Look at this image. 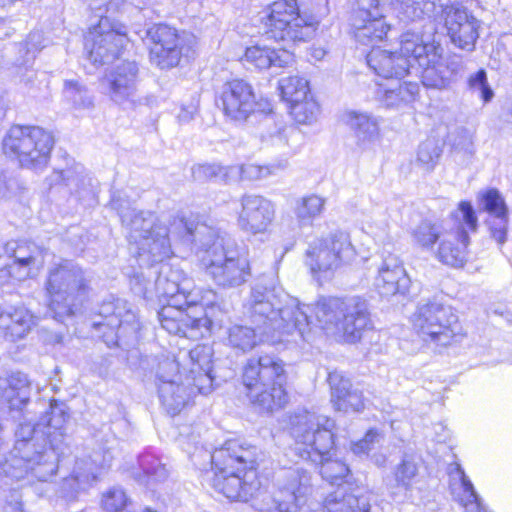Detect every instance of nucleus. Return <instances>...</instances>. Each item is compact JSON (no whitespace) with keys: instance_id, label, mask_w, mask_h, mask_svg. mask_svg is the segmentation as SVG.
<instances>
[{"instance_id":"obj_3","label":"nucleus","mask_w":512,"mask_h":512,"mask_svg":"<svg viewBox=\"0 0 512 512\" xmlns=\"http://www.w3.org/2000/svg\"><path fill=\"white\" fill-rule=\"evenodd\" d=\"M245 311L251 322L263 327V333L287 341L288 336L297 335L305 339L309 329L307 306H300L298 299L277 286L273 277L263 276L252 287L246 301Z\"/></svg>"},{"instance_id":"obj_9","label":"nucleus","mask_w":512,"mask_h":512,"mask_svg":"<svg viewBox=\"0 0 512 512\" xmlns=\"http://www.w3.org/2000/svg\"><path fill=\"white\" fill-rule=\"evenodd\" d=\"M46 291L52 317L64 322L77 313L88 296L90 286L81 268L63 260L50 270Z\"/></svg>"},{"instance_id":"obj_7","label":"nucleus","mask_w":512,"mask_h":512,"mask_svg":"<svg viewBox=\"0 0 512 512\" xmlns=\"http://www.w3.org/2000/svg\"><path fill=\"white\" fill-rule=\"evenodd\" d=\"M314 312L324 330L341 335L348 343L360 341L364 332L372 328L368 304L357 296L321 298Z\"/></svg>"},{"instance_id":"obj_36","label":"nucleus","mask_w":512,"mask_h":512,"mask_svg":"<svg viewBox=\"0 0 512 512\" xmlns=\"http://www.w3.org/2000/svg\"><path fill=\"white\" fill-rule=\"evenodd\" d=\"M343 120L353 132L357 144L360 146H365L373 142L378 136V122L367 113L348 111L345 113Z\"/></svg>"},{"instance_id":"obj_29","label":"nucleus","mask_w":512,"mask_h":512,"mask_svg":"<svg viewBox=\"0 0 512 512\" xmlns=\"http://www.w3.org/2000/svg\"><path fill=\"white\" fill-rule=\"evenodd\" d=\"M36 324V317L25 307L3 311L0 307V336L15 342L24 338Z\"/></svg>"},{"instance_id":"obj_55","label":"nucleus","mask_w":512,"mask_h":512,"mask_svg":"<svg viewBox=\"0 0 512 512\" xmlns=\"http://www.w3.org/2000/svg\"><path fill=\"white\" fill-rule=\"evenodd\" d=\"M364 406L362 392L352 388L343 396V399H339L333 404L336 410L343 412H359L364 409Z\"/></svg>"},{"instance_id":"obj_33","label":"nucleus","mask_w":512,"mask_h":512,"mask_svg":"<svg viewBox=\"0 0 512 512\" xmlns=\"http://www.w3.org/2000/svg\"><path fill=\"white\" fill-rule=\"evenodd\" d=\"M354 253L350 236L343 231H335L327 237L314 239L307 250V256H351Z\"/></svg>"},{"instance_id":"obj_34","label":"nucleus","mask_w":512,"mask_h":512,"mask_svg":"<svg viewBox=\"0 0 512 512\" xmlns=\"http://www.w3.org/2000/svg\"><path fill=\"white\" fill-rule=\"evenodd\" d=\"M264 338L272 343L284 342V340L278 339L277 336L275 340H273L272 336L264 334L263 327L259 328L256 326L255 328H252L240 324H234L228 328L226 340L227 344L233 349L248 352L262 342Z\"/></svg>"},{"instance_id":"obj_44","label":"nucleus","mask_w":512,"mask_h":512,"mask_svg":"<svg viewBox=\"0 0 512 512\" xmlns=\"http://www.w3.org/2000/svg\"><path fill=\"white\" fill-rule=\"evenodd\" d=\"M279 90L282 99L288 104L297 102L298 99H305L310 92L308 81L298 75L283 77L279 80Z\"/></svg>"},{"instance_id":"obj_10","label":"nucleus","mask_w":512,"mask_h":512,"mask_svg":"<svg viewBox=\"0 0 512 512\" xmlns=\"http://www.w3.org/2000/svg\"><path fill=\"white\" fill-rule=\"evenodd\" d=\"M460 216L469 230L476 231L478 219L475 211L468 201H461L458 209L451 212L450 217L457 222L455 232H448L444 228V221L425 219L413 230L415 242L422 247L430 248L439 241L438 256H457L468 253L470 239L460 222Z\"/></svg>"},{"instance_id":"obj_62","label":"nucleus","mask_w":512,"mask_h":512,"mask_svg":"<svg viewBox=\"0 0 512 512\" xmlns=\"http://www.w3.org/2000/svg\"><path fill=\"white\" fill-rule=\"evenodd\" d=\"M32 258H28V257H25V258H14V261H13V264L9 267V270L7 271V273L9 275L12 274V271L11 270H14V269H20V268H26L30 262H31Z\"/></svg>"},{"instance_id":"obj_11","label":"nucleus","mask_w":512,"mask_h":512,"mask_svg":"<svg viewBox=\"0 0 512 512\" xmlns=\"http://www.w3.org/2000/svg\"><path fill=\"white\" fill-rule=\"evenodd\" d=\"M417 335L427 344L447 347L463 336L456 310L437 299L422 300L412 316Z\"/></svg>"},{"instance_id":"obj_27","label":"nucleus","mask_w":512,"mask_h":512,"mask_svg":"<svg viewBox=\"0 0 512 512\" xmlns=\"http://www.w3.org/2000/svg\"><path fill=\"white\" fill-rule=\"evenodd\" d=\"M68 418L66 405L52 400L49 410L45 412L38 422V427L41 428V437L47 438L50 443L47 450L57 452L59 449V445L63 442L65 436Z\"/></svg>"},{"instance_id":"obj_13","label":"nucleus","mask_w":512,"mask_h":512,"mask_svg":"<svg viewBox=\"0 0 512 512\" xmlns=\"http://www.w3.org/2000/svg\"><path fill=\"white\" fill-rule=\"evenodd\" d=\"M3 151L24 168L42 169L54 146L50 132L39 126L13 125L3 139Z\"/></svg>"},{"instance_id":"obj_46","label":"nucleus","mask_w":512,"mask_h":512,"mask_svg":"<svg viewBox=\"0 0 512 512\" xmlns=\"http://www.w3.org/2000/svg\"><path fill=\"white\" fill-rule=\"evenodd\" d=\"M325 200L317 195H309L299 199L295 206V214L300 225H310L314 218L324 209Z\"/></svg>"},{"instance_id":"obj_54","label":"nucleus","mask_w":512,"mask_h":512,"mask_svg":"<svg viewBox=\"0 0 512 512\" xmlns=\"http://www.w3.org/2000/svg\"><path fill=\"white\" fill-rule=\"evenodd\" d=\"M328 382L331 389V403L334 404L352 388L351 382L340 371H332L328 374Z\"/></svg>"},{"instance_id":"obj_57","label":"nucleus","mask_w":512,"mask_h":512,"mask_svg":"<svg viewBox=\"0 0 512 512\" xmlns=\"http://www.w3.org/2000/svg\"><path fill=\"white\" fill-rule=\"evenodd\" d=\"M381 439L382 436L376 430L371 429L365 434L363 439L353 443L351 449L356 455L367 454Z\"/></svg>"},{"instance_id":"obj_59","label":"nucleus","mask_w":512,"mask_h":512,"mask_svg":"<svg viewBox=\"0 0 512 512\" xmlns=\"http://www.w3.org/2000/svg\"><path fill=\"white\" fill-rule=\"evenodd\" d=\"M35 249H38V247L34 244H18L16 241L8 242L5 245V253L8 256H16V253H20L22 256H33L32 254L35 253Z\"/></svg>"},{"instance_id":"obj_41","label":"nucleus","mask_w":512,"mask_h":512,"mask_svg":"<svg viewBox=\"0 0 512 512\" xmlns=\"http://www.w3.org/2000/svg\"><path fill=\"white\" fill-rule=\"evenodd\" d=\"M418 475V466L410 458L405 457L402 459L393 471L394 483H387L389 489L393 495H397L398 492L404 491L405 493L410 491L412 488L413 480Z\"/></svg>"},{"instance_id":"obj_38","label":"nucleus","mask_w":512,"mask_h":512,"mask_svg":"<svg viewBox=\"0 0 512 512\" xmlns=\"http://www.w3.org/2000/svg\"><path fill=\"white\" fill-rule=\"evenodd\" d=\"M114 458L113 449L104 450L102 454L94 452L88 460L80 459L75 463L73 477L78 483H89L97 478L98 470L109 467Z\"/></svg>"},{"instance_id":"obj_30","label":"nucleus","mask_w":512,"mask_h":512,"mask_svg":"<svg viewBox=\"0 0 512 512\" xmlns=\"http://www.w3.org/2000/svg\"><path fill=\"white\" fill-rule=\"evenodd\" d=\"M30 381L26 374L10 372L0 376V399L12 410H21L30 399Z\"/></svg>"},{"instance_id":"obj_61","label":"nucleus","mask_w":512,"mask_h":512,"mask_svg":"<svg viewBox=\"0 0 512 512\" xmlns=\"http://www.w3.org/2000/svg\"><path fill=\"white\" fill-rule=\"evenodd\" d=\"M64 177L65 173L64 170H54L51 175L47 178L49 185H64Z\"/></svg>"},{"instance_id":"obj_47","label":"nucleus","mask_w":512,"mask_h":512,"mask_svg":"<svg viewBox=\"0 0 512 512\" xmlns=\"http://www.w3.org/2000/svg\"><path fill=\"white\" fill-rule=\"evenodd\" d=\"M290 114L300 124H311L317 119L320 108L310 92L305 99L289 104Z\"/></svg>"},{"instance_id":"obj_42","label":"nucleus","mask_w":512,"mask_h":512,"mask_svg":"<svg viewBox=\"0 0 512 512\" xmlns=\"http://www.w3.org/2000/svg\"><path fill=\"white\" fill-rule=\"evenodd\" d=\"M418 93L419 85L416 82L405 81L396 87L385 89L382 101L387 107H398L402 103L414 101Z\"/></svg>"},{"instance_id":"obj_20","label":"nucleus","mask_w":512,"mask_h":512,"mask_svg":"<svg viewBox=\"0 0 512 512\" xmlns=\"http://www.w3.org/2000/svg\"><path fill=\"white\" fill-rule=\"evenodd\" d=\"M139 67L135 61L125 60L111 68L102 79L105 94L123 108L135 106L138 98Z\"/></svg>"},{"instance_id":"obj_35","label":"nucleus","mask_w":512,"mask_h":512,"mask_svg":"<svg viewBox=\"0 0 512 512\" xmlns=\"http://www.w3.org/2000/svg\"><path fill=\"white\" fill-rule=\"evenodd\" d=\"M283 382L273 383L268 387L255 388L247 392L250 402L263 412H273L283 408L288 403V394Z\"/></svg>"},{"instance_id":"obj_56","label":"nucleus","mask_w":512,"mask_h":512,"mask_svg":"<svg viewBox=\"0 0 512 512\" xmlns=\"http://www.w3.org/2000/svg\"><path fill=\"white\" fill-rule=\"evenodd\" d=\"M226 175L225 169L217 164H199L192 168L194 180L204 182Z\"/></svg>"},{"instance_id":"obj_14","label":"nucleus","mask_w":512,"mask_h":512,"mask_svg":"<svg viewBox=\"0 0 512 512\" xmlns=\"http://www.w3.org/2000/svg\"><path fill=\"white\" fill-rule=\"evenodd\" d=\"M143 33L140 37L149 48L150 62L162 70L176 67L196 45V37L192 33L179 32L166 24H154Z\"/></svg>"},{"instance_id":"obj_52","label":"nucleus","mask_w":512,"mask_h":512,"mask_svg":"<svg viewBox=\"0 0 512 512\" xmlns=\"http://www.w3.org/2000/svg\"><path fill=\"white\" fill-rule=\"evenodd\" d=\"M156 384L180 383L179 363L175 358L164 357L159 360L156 368Z\"/></svg>"},{"instance_id":"obj_28","label":"nucleus","mask_w":512,"mask_h":512,"mask_svg":"<svg viewBox=\"0 0 512 512\" xmlns=\"http://www.w3.org/2000/svg\"><path fill=\"white\" fill-rule=\"evenodd\" d=\"M385 5L392 6L398 17L406 22H414L425 18L437 23L442 14V0H382Z\"/></svg>"},{"instance_id":"obj_32","label":"nucleus","mask_w":512,"mask_h":512,"mask_svg":"<svg viewBox=\"0 0 512 512\" xmlns=\"http://www.w3.org/2000/svg\"><path fill=\"white\" fill-rule=\"evenodd\" d=\"M484 209L494 217L490 222L492 237L503 244L507 235L508 214L504 199L496 189H490L482 196Z\"/></svg>"},{"instance_id":"obj_8","label":"nucleus","mask_w":512,"mask_h":512,"mask_svg":"<svg viewBox=\"0 0 512 512\" xmlns=\"http://www.w3.org/2000/svg\"><path fill=\"white\" fill-rule=\"evenodd\" d=\"M87 2L95 16L99 17V21L90 28L85 38V50L89 61L95 66H100L118 57L129 42L127 28L105 15L117 12L122 0H87Z\"/></svg>"},{"instance_id":"obj_40","label":"nucleus","mask_w":512,"mask_h":512,"mask_svg":"<svg viewBox=\"0 0 512 512\" xmlns=\"http://www.w3.org/2000/svg\"><path fill=\"white\" fill-rule=\"evenodd\" d=\"M444 143L435 138L428 137L422 141L416 153V165L424 171L431 172L439 163L442 156Z\"/></svg>"},{"instance_id":"obj_26","label":"nucleus","mask_w":512,"mask_h":512,"mask_svg":"<svg viewBox=\"0 0 512 512\" xmlns=\"http://www.w3.org/2000/svg\"><path fill=\"white\" fill-rule=\"evenodd\" d=\"M410 283V278L398 258H386L379 269L375 285L381 296L391 297L408 292Z\"/></svg>"},{"instance_id":"obj_25","label":"nucleus","mask_w":512,"mask_h":512,"mask_svg":"<svg viewBox=\"0 0 512 512\" xmlns=\"http://www.w3.org/2000/svg\"><path fill=\"white\" fill-rule=\"evenodd\" d=\"M205 266L208 275L221 286H238L250 274L248 258H216Z\"/></svg>"},{"instance_id":"obj_45","label":"nucleus","mask_w":512,"mask_h":512,"mask_svg":"<svg viewBox=\"0 0 512 512\" xmlns=\"http://www.w3.org/2000/svg\"><path fill=\"white\" fill-rule=\"evenodd\" d=\"M63 96L76 109H91L94 106L92 95L77 79L64 81Z\"/></svg>"},{"instance_id":"obj_43","label":"nucleus","mask_w":512,"mask_h":512,"mask_svg":"<svg viewBox=\"0 0 512 512\" xmlns=\"http://www.w3.org/2000/svg\"><path fill=\"white\" fill-rule=\"evenodd\" d=\"M139 466L144 473L142 482L148 487L153 488L156 483L164 481L168 476L165 465L150 453H145L139 457Z\"/></svg>"},{"instance_id":"obj_24","label":"nucleus","mask_w":512,"mask_h":512,"mask_svg":"<svg viewBox=\"0 0 512 512\" xmlns=\"http://www.w3.org/2000/svg\"><path fill=\"white\" fill-rule=\"evenodd\" d=\"M213 354L210 345H197L188 353L190 367L186 380L201 394H208L212 389Z\"/></svg>"},{"instance_id":"obj_23","label":"nucleus","mask_w":512,"mask_h":512,"mask_svg":"<svg viewBox=\"0 0 512 512\" xmlns=\"http://www.w3.org/2000/svg\"><path fill=\"white\" fill-rule=\"evenodd\" d=\"M367 64L375 74L385 79H402L413 73L412 56L402 51V36L399 51L372 49L367 55Z\"/></svg>"},{"instance_id":"obj_4","label":"nucleus","mask_w":512,"mask_h":512,"mask_svg":"<svg viewBox=\"0 0 512 512\" xmlns=\"http://www.w3.org/2000/svg\"><path fill=\"white\" fill-rule=\"evenodd\" d=\"M334 427L335 422L329 417L305 410L291 417L290 433L295 441V452L320 465V474L325 481L340 485L350 470L346 463L331 456Z\"/></svg>"},{"instance_id":"obj_37","label":"nucleus","mask_w":512,"mask_h":512,"mask_svg":"<svg viewBox=\"0 0 512 512\" xmlns=\"http://www.w3.org/2000/svg\"><path fill=\"white\" fill-rule=\"evenodd\" d=\"M193 385L183 383H163L158 386V394L162 405L171 415H176L185 407L194 394Z\"/></svg>"},{"instance_id":"obj_18","label":"nucleus","mask_w":512,"mask_h":512,"mask_svg":"<svg viewBox=\"0 0 512 512\" xmlns=\"http://www.w3.org/2000/svg\"><path fill=\"white\" fill-rule=\"evenodd\" d=\"M279 492L274 499L276 512H305L307 506L312 509L313 486L311 475L301 467L281 471L278 476Z\"/></svg>"},{"instance_id":"obj_5","label":"nucleus","mask_w":512,"mask_h":512,"mask_svg":"<svg viewBox=\"0 0 512 512\" xmlns=\"http://www.w3.org/2000/svg\"><path fill=\"white\" fill-rule=\"evenodd\" d=\"M256 448L239 440H228L211 455L214 467L212 486L229 499L247 501L256 486L246 480L255 476Z\"/></svg>"},{"instance_id":"obj_19","label":"nucleus","mask_w":512,"mask_h":512,"mask_svg":"<svg viewBox=\"0 0 512 512\" xmlns=\"http://www.w3.org/2000/svg\"><path fill=\"white\" fill-rule=\"evenodd\" d=\"M216 104L224 115L236 123L249 121L252 114L261 106L250 83L234 79L224 83L217 94Z\"/></svg>"},{"instance_id":"obj_50","label":"nucleus","mask_w":512,"mask_h":512,"mask_svg":"<svg viewBox=\"0 0 512 512\" xmlns=\"http://www.w3.org/2000/svg\"><path fill=\"white\" fill-rule=\"evenodd\" d=\"M106 512H132V502L120 488L109 490L102 500Z\"/></svg>"},{"instance_id":"obj_51","label":"nucleus","mask_w":512,"mask_h":512,"mask_svg":"<svg viewBox=\"0 0 512 512\" xmlns=\"http://www.w3.org/2000/svg\"><path fill=\"white\" fill-rule=\"evenodd\" d=\"M468 89L472 94H476L484 103L490 102L494 97V92L487 79V73L484 69L468 77Z\"/></svg>"},{"instance_id":"obj_21","label":"nucleus","mask_w":512,"mask_h":512,"mask_svg":"<svg viewBox=\"0 0 512 512\" xmlns=\"http://www.w3.org/2000/svg\"><path fill=\"white\" fill-rule=\"evenodd\" d=\"M243 384L247 392L255 388L268 387L285 380L284 363L272 355H261L247 360L243 367Z\"/></svg>"},{"instance_id":"obj_12","label":"nucleus","mask_w":512,"mask_h":512,"mask_svg":"<svg viewBox=\"0 0 512 512\" xmlns=\"http://www.w3.org/2000/svg\"><path fill=\"white\" fill-rule=\"evenodd\" d=\"M402 51L412 56L413 72L425 87L445 89L449 86L453 72L443 58L440 44L425 42L420 35L407 31L402 34Z\"/></svg>"},{"instance_id":"obj_58","label":"nucleus","mask_w":512,"mask_h":512,"mask_svg":"<svg viewBox=\"0 0 512 512\" xmlns=\"http://www.w3.org/2000/svg\"><path fill=\"white\" fill-rule=\"evenodd\" d=\"M465 509V512H485L475 489L465 495L455 498Z\"/></svg>"},{"instance_id":"obj_22","label":"nucleus","mask_w":512,"mask_h":512,"mask_svg":"<svg viewBox=\"0 0 512 512\" xmlns=\"http://www.w3.org/2000/svg\"><path fill=\"white\" fill-rule=\"evenodd\" d=\"M238 226L243 231L257 234L265 232L275 215L271 201L260 195H244L241 198Z\"/></svg>"},{"instance_id":"obj_31","label":"nucleus","mask_w":512,"mask_h":512,"mask_svg":"<svg viewBox=\"0 0 512 512\" xmlns=\"http://www.w3.org/2000/svg\"><path fill=\"white\" fill-rule=\"evenodd\" d=\"M244 61L259 70L271 67L283 68L293 62V54L287 49H274L267 46L246 48Z\"/></svg>"},{"instance_id":"obj_17","label":"nucleus","mask_w":512,"mask_h":512,"mask_svg":"<svg viewBox=\"0 0 512 512\" xmlns=\"http://www.w3.org/2000/svg\"><path fill=\"white\" fill-rule=\"evenodd\" d=\"M382 0H355L350 15V25L355 40L365 46H375L383 41L390 25L384 17Z\"/></svg>"},{"instance_id":"obj_16","label":"nucleus","mask_w":512,"mask_h":512,"mask_svg":"<svg viewBox=\"0 0 512 512\" xmlns=\"http://www.w3.org/2000/svg\"><path fill=\"white\" fill-rule=\"evenodd\" d=\"M99 320H94L93 328L103 331V339L108 346L128 345L138 337L140 324L136 314L124 300L104 303L100 307Z\"/></svg>"},{"instance_id":"obj_49","label":"nucleus","mask_w":512,"mask_h":512,"mask_svg":"<svg viewBox=\"0 0 512 512\" xmlns=\"http://www.w3.org/2000/svg\"><path fill=\"white\" fill-rule=\"evenodd\" d=\"M307 266L310 272L319 283L333 277L335 271L340 267L339 258H309Z\"/></svg>"},{"instance_id":"obj_1","label":"nucleus","mask_w":512,"mask_h":512,"mask_svg":"<svg viewBox=\"0 0 512 512\" xmlns=\"http://www.w3.org/2000/svg\"><path fill=\"white\" fill-rule=\"evenodd\" d=\"M156 289L160 300L166 301L158 312V320L170 334L199 339L213 326H221L224 311L213 290L196 287L194 280L182 269L160 261Z\"/></svg>"},{"instance_id":"obj_48","label":"nucleus","mask_w":512,"mask_h":512,"mask_svg":"<svg viewBox=\"0 0 512 512\" xmlns=\"http://www.w3.org/2000/svg\"><path fill=\"white\" fill-rule=\"evenodd\" d=\"M447 471L449 476V487L454 499L474 490L472 482L466 476L459 463H451L448 466Z\"/></svg>"},{"instance_id":"obj_64","label":"nucleus","mask_w":512,"mask_h":512,"mask_svg":"<svg viewBox=\"0 0 512 512\" xmlns=\"http://www.w3.org/2000/svg\"><path fill=\"white\" fill-rule=\"evenodd\" d=\"M372 461L379 467H384L387 462V458L383 454H374L372 456Z\"/></svg>"},{"instance_id":"obj_39","label":"nucleus","mask_w":512,"mask_h":512,"mask_svg":"<svg viewBox=\"0 0 512 512\" xmlns=\"http://www.w3.org/2000/svg\"><path fill=\"white\" fill-rule=\"evenodd\" d=\"M248 122L257 124L258 135L263 140L279 136L284 129L283 122L272 111L270 104H267V108L258 107Z\"/></svg>"},{"instance_id":"obj_63","label":"nucleus","mask_w":512,"mask_h":512,"mask_svg":"<svg viewBox=\"0 0 512 512\" xmlns=\"http://www.w3.org/2000/svg\"><path fill=\"white\" fill-rule=\"evenodd\" d=\"M443 263L446 265H450L453 268H463L466 265L465 258H443Z\"/></svg>"},{"instance_id":"obj_2","label":"nucleus","mask_w":512,"mask_h":512,"mask_svg":"<svg viewBox=\"0 0 512 512\" xmlns=\"http://www.w3.org/2000/svg\"><path fill=\"white\" fill-rule=\"evenodd\" d=\"M111 205L116 209L122 224L128 231L130 243L138 246V255L149 253L152 256H175L171 250L169 234L177 236L184 245L191 246V251L207 253L212 256H228L234 252L236 244L228 234H220L216 229L186 220L183 216H174L170 227L157 226L155 216L150 212L136 211L129 202L113 197Z\"/></svg>"},{"instance_id":"obj_53","label":"nucleus","mask_w":512,"mask_h":512,"mask_svg":"<svg viewBox=\"0 0 512 512\" xmlns=\"http://www.w3.org/2000/svg\"><path fill=\"white\" fill-rule=\"evenodd\" d=\"M25 187L16 178L0 173V200H19Z\"/></svg>"},{"instance_id":"obj_60","label":"nucleus","mask_w":512,"mask_h":512,"mask_svg":"<svg viewBox=\"0 0 512 512\" xmlns=\"http://www.w3.org/2000/svg\"><path fill=\"white\" fill-rule=\"evenodd\" d=\"M64 173V186L68 187L71 191L77 190L80 182L82 181L78 167L67 168L64 170Z\"/></svg>"},{"instance_id":"obj_6","label":"nucleus","mask_w":512,"mask_h":512,"mask_svg":"<svg viewBox=\"0 0 512 512\" xmlns=\"http://www.w3.org/2000/svg\"><path fill=\"white\" fill-rule=\"evenodd\" d=\"M41 434L38 422L20 423L15 437V447L11 457L5 461L2 470L12 479L21 480L29 475L39 481H48L57 471L58 453L42 447L36 449L34 436Z\"/></svg>"},{"instance_id":"obj_15","label":"nucleus","mask_w":512,"mask_h":512,"mask_svg":"<svg viewBox=\"0 0 512 512\" xmlns=\"http://www.w3.org/2000/svg\"><path fill=\"white\" fill-rule=\"evenodd\" d=\"M264 34L275 41L306 42L312 39L316 27L299 15L296 0H278L263 11Z\"/></svg>"}]
</instances>
